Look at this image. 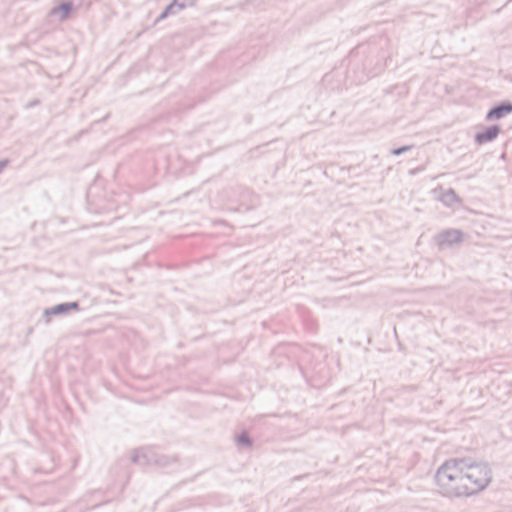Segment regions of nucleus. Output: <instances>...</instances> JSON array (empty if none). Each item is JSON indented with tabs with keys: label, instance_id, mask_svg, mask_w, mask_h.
<instances>
[{
	"label": "nucleus",
	"instance_id": "f257e3e1",
	"mask_svg": "<svg viewBox=\"0 0 512 512\" xmlns=\"http://www.w3.org/2000/svg\"><path fill=\"white\" fill-rule=\"evenodd\" d=\"M460 458L446 460L436 471L435 481L439 493L449 499L467 497Z\"/></svg>",
	"mask_w": 512,
	"mask_h": 512
},
{
	"label": "nucleus",
	"instance_id": "f03ea898",
	"mask_svg": "<svg viewBox=\"0 0 512 512\" xmlns=\"http://www.w3.org/2000/svg\"><path fill=\"white\" fill-rule=\"evenodd\" d=\"M462 476L467 497L483 491L492 480V471L486 463H475L468 458H460Z\"/></svg>",
	"mask_w": 512,
	"mask_h": 512
},
{
	"label": "nucleus",
	"instance_id": "7ed1b4c3",
	"mask_svg": "<svg viewBox=\"0 0 512 512\" xmlns=\"http://www.w3.org/2000/svg\"><path fill=\"white\" fill-rule=\"evenodd\" d=\"M389 39L385 36H378L367 44L368 58L363 63L368 73L377 74L386 66L389 58Z\"/></svg>",
	"mask_w": 512,
	"mask_h": 512
},
{
	"label": "nucleus",
	"instance_id": "20e7f679",
	"mask_svg": "<svg viewBox=\"0 0 512 512\" xmlns=\"http://www.w3.org/2000/svg\"><path fill=\"white\" fill-rule=\"evenodd\" d=\"M464 233L458 229H447L435 236V242L439 249L451 247L463 241Z\"/></svg>",
	"mask_w": 512,
	"mask_h": 512
},
{
	"label": "nucleus",
	"instance_id": "39448f33",
	"mask_svg": "<svg viewBox=\"0 0 512 512\" xmlns=\"http://www.w3.org/2000/svg\"><path fill=\"white\" fill-rule=\"evenodd\" d=\"M80 309V304L78 301L73 302H63L57 305H54L50 308H46L43 311V319L46 324L50 323L51 316H61L66 315L71 311H78Z\"/></svg>",
	"mask_w": 512,
	"mask_h": 512
},
{
	"label": "nucleus",
	"instance_id": "423d86ee",
	"mask_svg": "<svg viewBox=\"0 0 512 512\" xmlns=\"http://www.w3.org/2000/svg\"><path fill=\"white\" fill-rule=\"evenodd\" d=\"M501 132L499 125H491L486 127L483 131L477 132L474 136V141L478 145H483L494 141Z\"/></svg>",
	"mask_w": 512,
	"mask_h": 512
},
{
	"label": "nucleus",
	"instance_id": "0eeeda50",
	"mask_svg": "<svg viewBox=\"0 0 512 512\" xmlns=\"http://www.w3.org/2000/svg\"><path fill=\"white\" fill-rule=\"evenodd\" d=\"M512 113V102L503 101L494 105L486 114V120H498Z\"/></svg>",
	"mask_w": 512,
	"mask_h": 512
},
{
	"label": "nucleus",
	"instance_id": "6e6552de",
	"mask_svg": "<svg viewBox=\"0 0 512 512\" xmlns=\"http://www.w3.org/2000/svg\"><path fill=\"white\" fill-rule=\"evenodd\" d=\"M439 200L447 207H453L454 204L461 203L460 197L453 188H449L443 192Z\"/></svg>",
	"mask_w": 512,
	"mask_h": 512
},
{
	"label": "nucleus",
	"instance_id": "1a4fd4ad",
	"mask_svg": "<svg viewBox=\"0 0 512 512\" xmlns=\"http://www.w3.org/2000/svg\"><path fill=\"white\" fill-rule=\"evenodd\" d=\"M73 10V3L71 1H63L58 6L54 7L50 14L56 15L60 14V19L65 20L68 18L69 14Z\"/></svg>",
	"mask_w": 512,
	"mask_h": 512
},
{
	"label": "nucleus",
	"instance_id": "9d476101",
	"mask_svg": "<svg viewBox=\"0 0 512 512\" xmlns=\"http://www.w3.org/2000/svg\"><path fill=\"white\" fill-rule=\"evenodd\" d=\"M235 443L238 448H252L254 441L246 430L235 436Z\"/></svg>",
	"mask_w": 512,
	"mask_h": 512
},
{
	"label": "nucleus",
	"instance_id": "9b49d317",
	"mask_svg": "<svg viewBox=\"0 0 512 512\" xmlns=\"http://www.w3.org/2000/svg\"><path fill=\"white\" fill-rule=\"evenodd\" d=\"M184 10V5L177 2V0H172L164 9V13L168 16L176 15L180 11Z\"/></svg>",
	"mask_w": 512,
	"mask_h": 512
},
{
	"label": "nucleus",
	"instance_id": "f8f14e48",
	"mask_svg": "<svg viewBox=\"0 0 512 512\" xmlns=\"http://www.w3.org/2000/svg\"><path fill=\"white\" fill-rule=\"evenodd\" d=\"M411 149H412L411 145H406V146H402V147L393 149L391 151V154L394 155V156H400L403 153H405V152H407V151H409Z\"/></svg>",
	"mask_w": 512,
	"mask_h": 512
},
{
	"label": "nucleus",
	"instance_id": "ddd939ff",
	"mask_svg": "<svg viewBox=\"0 0 512 512\" xmlns=\"http://www.w3.org/2000/svg\"><path fill=\"white\" fill-rule=\"evenodd\" d=\"M131 461L133 463L145 464L147 462V459H146L145 455H140L138 453H135L132 455Z\"/></svg>",
	"mask_w": 512,
	"mask_h": 512
},
{
	"label": "nucleus",
	"instance_id": "4468645a",
	"mask_svg": "<svg viewBox=\"0 0 512 512\" xmlns=\"http://www.w3.org/2000/svg\"><path fill=\"white\" fill-rule=\"evenodd\" d=\"M198 0H177L178 3L184 5V9L196 6Z\"/></svg>",
	"mask_w": 512,
	"mask_h": 512
},
{
	"label": "nucleus",
	"instance_id": "2eb2a0df",
	"mask_svg": "<svg viewBox=\"0 0 512 512\" xmlns=\"http://www.w3.org/2000/svg\"><path fill=\"white\" fill-rule=\"evenodd\" d=\"M40 104V100L38 99H34L30 102H28L26 105H25V109H31L35 106H38Z\"/></svg>",
	"mask_w": 512,
	"mask_h": 512
},
{
	"label": "nucleus",
	"instance_id": "dca6fc26",
	"mask_svg": "<svg viewBox=\"0 0 512 512\" xmlns=\"http://www.w3.org/2000/svg\"><path fill=\"white\" fill-rule=\"evenodd\" d=\"M168 17H169V16H168V15H166V14L164 13V11H162V12L160 13V15L155 19V23H158V22H160V21H162V20H164V19H166V18H168Z\"/></svg>",
	"mask_w": 512,
	"mask_h": 512
},
{
	"label": "nucleus",
	"instance_id": "f3484780",
	"mask_svg": "<svg viewBox=\"0 0 512 512\" xmlns=\"http://www.w3.org/2000/svg\"><path fill=\"white\" fill-rule=\"evenodd\" d=\"M8 160H0V173L5 169V167L8 165Z\"/></svg>",
	"mask_w": 512,
	"mask_h": 512
},
{
	"label": "nucleus",
	"instance_id": "a211bd4d",
	"mask_svg": "<svg viewBox=\"0 0 512 512\" xmlns=\"http://www.w3.org/2000/svg\"><path fill=\"white\" fill-rule=\"evenodd\" d=\"M357 48H358L359 50H362L363 52L365 51V47H364V45H359Z\"/></svg>",
	"mask_w": 512,
	"mask_h": 512
}]
</instances>
